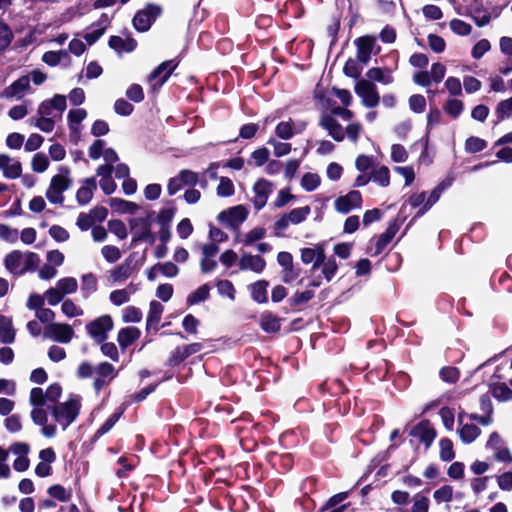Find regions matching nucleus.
<instances>
[{"mask_svg": "<svg viewBox=\"0 0 512 512\" xmlns=\"http://www.w3.org/2000/svg\"><path fill=\"white\" fill-rule=\"evenodd\" d=\"M430 501L421 493H417L413 497L412 512H428Z\"/></svg>", "mask_w": 512, "mask_h": 512, "instance_id": "obj_61", "label": "nucleus"}, {"mask_svg": "<svg viewBox=\"0 0 512 512\" xmlns=\"http://www.w3.org/2000/svg\"><path fill=\"white\" fill-rule=\"evenodd\" d=\"M434 499L436 502H450L453 497V488L449 485L441 486L439 489H437L433 494Z\"/></svg>", "mask_w": 512, "mask_h": 512, "instance_id": "obj_64", "label": "nucleus"}, {"mask_svg": "<svg viewBox=\"0 0 512 512\" xmlns=\"http://www.w3.org/2000/svg\"><path fill=\"white\" fill-rule=\"evenodd\" d=\"M266 230L263 227H256L242 236L240 241L244 246H250L256 241L265 237Z\"/></svg>", "mask_w": 512, "mask_h": 512, "instance_id": "obj_47", "label": "nucleus"}, {"mask_svg": "<svg viewBox=\"0 0 512 512\" xmlns=\"http://www.w3.org/2000/svg\"><path fill=\"white\" fill-rule=\"evenodd\" d=\"M216 287L220 295L227 296L231 300L235 299V289L231 281L219 280Z\"/></svg>", "mask_w": 512, "mask_h": 512, "instance_id": "obj_62", "label": "nucleus"}, {"mask_svg": "<svg viewBox=\"0 0 512 512\" xmlns=\"http://www.w3.org/2000/svg\"><path fill=\"white\" fill-rule=\"evenodd\" d=\"M305 124L301 123L298 125V129H295L294 123L292 120L289 121H282L277 124L275 128V134L284 140L291 139L295 133L301 132L304 130Z\"/></svg>", "mask_w": 512, "mask_h": 512, "instance_id": "obj_32", "label": "nucleus"}, {"mask_svg": "<svg viewBox=\"0 0 512 512\" xmlns=\"http://www.w3.org/2000/svg\"><path fill=\"white\" fill-rule=\"evenodd\" d=\"M0 238L8 243H15L19 238V232L6 224H0Z\"/></svg>", "mask_w": 512, "mask_h": 512, "instance_id": "obj_55", "label": "nucleus"}, {"mask_svg": "<svg viewBox=\"0 0 512 512\" xmlns=\"http://www.w3.org/2000/svg\"><path fill=\"white\" fill-rule=\"evenodd\" d=\"M141 335L140 330L137 327H126L118 332L117 341L122 350H125L134 341H136Z\"/></svg>", "mask_w": 512, "mask_h": 512, "instance_id": "obj_31", "label": "nucleus"}, {"mask_svg": "<svg viewBox=\"0 0 512 512\" xmlns=\"http://www.w3.org/2000/svg\"><path fill=\"white\" fill-rule=\"evenodd\" d=\"M29 402L33 407L44 406L47 402L42 388L35 387L30 391Z\"/></svg>", "mask_w": 512, "mask_h": 512, "instance_id": "obj_63", "label": "nucleus"}, {"mask_svg": "<svg viewBox=\"0 0 512 512\" xmlns=\"http://www.w3.org/2000/svg\"><path fill=\"white\" fill-rule=\"evenodd\" d=\"M451 185V180L442 181L430 193L422 208L416 213V217L423 216L440 198L442 192Z\"/></svg>", "mask_w": 512, "mask_h": 512, "instance_id": "obj_26", "label": "nucleus"}, {"mask_svg": "<svg viewBox=\"0 0 512 512\" xmlns=\"http://www.w3.org/2000/svg\"><path fill=\"white\" fill-rule=\"evenodd\" d=\"M134 271L133 261L129 257L125 261L118 265L116 268L110 271V279L113 283H121L128 279Z\"/></svg>", "mask_w": 512, "mask_h": 512, "instance_id": "obj_25", "label": "nucleus"}, {"mask_svg": "<svg viewBox=\"0 0 512 512\" xmlns=\"http://www.w3.org/2000/svg\"><path fill=\"white\" fill-rule=\"evenodd\" d=\"M459 436L464 443H472L481 433L475 424L463 423V416L459 415Z\"/></svg>", "mask_w": 512, "mask_h": 512, "instance_id": "obj_29", "label": "nucleus"}, {"mask_svg": "<svg viewBox=\"0 0 512 512\" xmlns=\"http://www.w3.org/2000/svg\"><path fill=\"white\" fill-rule=\"evenodd\" d=\"M175 216V208L168 207L163 208L157 215L156 220L160 227H170V223L172 222Z\"/></svg>", "mask_w": 512, "mask_h": 512, "instance_id": "obj_54", "label": "nucleus"}, {"mask_svg": "<svg viewBox=\"0 0 512 512\" xmlns=\"http://www.w3.org/2000/svg\"><path fill=\"white\" fill-rule=\"evenodd\" d=\"M164 307L163 305L158 301H151L150 307H149V313L147 316V328L150 329L151 327L156 328L160 319L161 315L163 313Z\"/></svg>", "mask_w": 512, "mask_h": 512, "instance_id": "obj_36", "label": "nucleus"}, {"mask_svg": "<svg viewBox=\"0 0 512 512\" xmlns=\"http://www.w3.org/2000/svg\"><path fill=\"white\" fill-rule=\"evenodd\" d=\"M61 311L69 318L82 316L84 313L82 308L77 306L71 299H66L62 302Z\"/></svg>", "mask_w": 512, "mask_h": 512, "instance_id": "obj_48", "label": "nucleus"}, {"mask_svg": "<svg viewBox=\"0 0 512 512\" xmlns=\"http://www.w3.org/2000/svg\"><path fill=\"white\" fill-rule=\"evenodd\" d=\"M138 225H140L141 228L135 231L133 242L145 241L153 244L155 242V235L151 232V228L149 226V218H139L133 220L131 223L132 230L137 229Z\"/></svg>", "mask_w": 512, "mask_h": 512, "instance_id": "obj_20", "label": "nucleus"}, {"mask_svg": "<svg viewBox=\"0 0 512 512\" xmlns=\"http://www.w3.org/2000/svg\"><path fill=\"white\" fill-rule=\"evenodd\" d=\"M410 435L418 438L428 447L434 441L436 437V431L429 421H421L412 428Z\"/></svg>", "mask_w": 512, "mask_h": 512, "instance_id": "obj_21", "label": "nucleus"}, {"mask_svg": "<svg viewBox=\"0 0 512 512\" xmlns=\"http://www.w3.org/2000/svg\"><path fill=\"white\" fill-rule=\"evenodd\" d=\"M16 330L13 327L12 318L0 315V342L12 344L15 341Z\"/></svg>", "mask_w": 512, "mask_h": 512, "instance_id": "obj_27", "label": "nucleus"}, {"mask_svg": "<svg viewBox=\"0 0 512 512\" xmlns=\"http://www.w3.org/2000/svg\"><path fill=\"white\" fill-rule=\"evenodd\" d=\"M443 110L447 115L451 116L453 119H456L463 112L464 104L461 100L451 98L445 102Z\"/></svg>", "mask_w": 512, "mask_h": 512, "instance_id": "obj_43", "label": "nucleus"}, {"mask_svg": "<svg viewBox=\"0 0 512 512\" xmlns=\"http://www.w3.org/2000/svg\"><path fill=\"white\" fill-rule=\"evenodd\" d=\"M361 206L362 195L357 190H352L334 201L335 210L341 214H348L354 209L361 208Z\"/></svg>", "mask_w": 512, "mask_h": 512, "instance_id": "obj_12", "label": "nucleus"}, {"mask_svg": "<svg viewBox=\"0 0 512 512\" xmlns=\"http://www.w3.org/2000/svg\"><path fill=\"white\" fill-rule=\"evenodd\" d=\"M162 9L158 5L148 4L143 10L136 13L133 18V26L139 32L150 29L152 22L161 14Z\"/></svg>", "mask_w": 512, "mask_h": 512, "instance_id": "obj_8", "label": "nucleus"}, {"mask_svg": "<svg viewBox=\"0 0 512 512\" xmlns=\"http://www.w3.org/2000/svg\"><path fill=\"white\" fill-rule=\"evenodd\" d=\"M40 262V258L33 252L14 250L4 258L5 268L14 275H23L28 271H34Z\"/></svg>", "mask_w": 512, "mask_h": 512, "instance_id": "obj_1", "label": "nucleus"}, {"mask_svg": "<svg viewBox=\"0 0 512 512\" xmlns=\"http://www.w3.org/2000/svg\"><path fill=\"white\" fill-rule=\"evenodd\" d=\"M268 282L261 280L251 285V296L258 303L267 302Z\"/></svg>", "mask_w": 512, "mask_h": 512, "instance_id": "obj_40", "label": "nucleus"}, {"mask_svg": "<svg viewBox=\"0 0 512 512\" xmlns=\"http://www.w3.org/2000/svg\"><path fill=\"white\" fill-rule=\"evenodd\" d=\"M301 261L308 265L312 264V271L320 268L321 263L325 260V251L321 245L315 247L302 248L300 250Z\"/></svg>", "mask_w": 512, "mask_h": 512, "instance_id": "obj_17", "label": "nucleus"}, {"mask_svg": "<svg viewBox=\"0 0 512 512\" xmlns=\"http://www.w3.org/2000/svg\"><path fill=\"white\" fill-rule=\"evenodd\" d=\"M178 62L167 60L156 67L148 76V81L154 89L160 88L177 68Z\"/></svg>", "mask_w": 512, "mask_h": 512, "instance_id": "obj_11", "label": "nucleus"}, {"mask_svg": "<svg viewBox=\"0 0 512 512\" xmlns=\"http://www.w3.org/2000/svg\"><path fill=\"white\" fill-rule=\"evenodd\" d=\"M101 254L109 263H115L121 258V252L118 247L105 245L101 249Z\"/></svg>", "mask_w": 512, "mask_h": 512, "instance_id": "obj_59", "label": "nucleus"}, {"mask_svg": "<svg viewBox=\"0 0 512 512\" xmlns=\"http://www.w3.org/2000/svg\"><path fill=\"white\" fill-rule=\"evenodd\" d=\"M487 146V143L485 140L471 136L469 137L465 142V149L469 153H477L482 150H484Z\"/></svg>", "mask_w": 512, "mask_h": 512, "instance_id": "obj_53", "label": "nucleus"}, {"mask_svg": "<svg viewBox=\"0 0 512 512\" xmlns=\"http://www.w3.org/2000/svg\"><path fill=\"white\" fill-rule=\"evenodd\" d=\"M81 409V397L71 395L65 402L59 403L52 408V416L55 421L66 430L78 417Z\"/></svg>", "mask_w": 512, "mask_h": 512, "instance_id": "obj_2", "label": "nucleus"}, {"mask_svg": "<svg viewBox=\"0 0 512 512\" xmlns=\"http://www.w3.org/2000/svg\"><path fill=\"white\" fill-rule=\"evenodd\" d=\"M491 394L499 401L512 399V390L505 383H495L490 388Z\"/></svg>", "mask_w": 512, "mask_h": 512, "instance_id": "obj_44", "label": "nucleus"}, {"mask_svg": "<svg viewBox=\"0 0 512 512\" xmlns=\"http://www.w3.org/2000/svg\"><path fill=\"white\" fill-rule=\"evenodd\" d=\"M371 181L379 184L381 187H387L390 184V172L388 167L379 166L373 169Z\"/></svg>", "mask_w": 512, "mask_h": 512, "instance_id": "obj_39", "label": "nucleus"}, {"mask_svg": "<svg viewBox=\"0 0 512 512\" xmlns=\"http://www.w3.org/2000/svg\"><path fill=\"white\" fill-rule=\"evenodd\" d=\"M109 46L118 53L132 52L136 48L137 42L133 38L111 36L109 39Z\"/></svg>", "mask_w": 512, "mask_h": 512, "instance_id": "obj_33", "label": "nucleus"}, {"mask_svg": "<svg viewBox=\"0 0 512 512\" xmlns=\"http://www.w3.org/2000/svg\"><path fill=\"white\" fill-rule=\"evenodd\" d=\"M399 230V225L396 222H392L388 225L386 231L382 233L375 244V252L374 255H379L383 252V250L387 247V245L392 241Z\"/></svg>", "mask_w": 512, "mask_h": 512, "instance_id": "obj_28", "label": "nucleus"}, {"mask_svg": "<svg viewBox=\"0 0 512 512\" xmlns=\"http://www.w3.org/2000/svg\"><path fill=\"white\" fill-rule=\"evenodd\" d=\"M210 294V286L203 284L198 287L194 292L190 293L187 297L188 305H195L208 299Z\"/></svg>", "mask_w": 512, "mask_h": 512, "instance_id": "obj_41", "label": "nucleus"}, {"mask_svg": "<svg viewBox=\"0 0 512 512\" xmlns=\"http://www.w3.org/2000/svg\"><path fill=\"white\" fill-rule=\"evenodd\" d=\"M109 204L111 208L120 213H134L138 209V205L136 203L121 198H111L109 200Z\"/></svg>", "mask_w": 512, "mask_h": 512, "instance_id": "obj_37", "label": "nucleus"}, {"mask_svg": "<svg viewBox=\"0 0 512 512\" xmlns=\"http://www.w3.org/2000/svg\"><path fill=\"white\" fill-rule=\"evenodd\" d=\"M320 126L328 132L335 141L341 142L345 138V129L328 112H323L319 122Z\"/></svg>", "mask_w": 512, "mask_h": 512, "instance_id": "obj_14", "label": "nucleus"}, {"mask_svg": "<svg viewBox=\"0 0 512 512\" xmlns=\"http://www.w3.org/2000/svg\"><path fill=\"white\" fill-rule=\"evenodd\" d=\"M33 92L29 76H22L7 86L0 97L7 100H21Z\"/></svg>", "mask_w": 512, "mask_h": 512, "instance_id": "obj_9", "label": "nucleus"}, {"mask_svg": "<svg viewBox=\"0 0 512 512\" xmlns=\"http://www.w3.org/2000/svg\"><path fill=\"white\" fill-rule=\"evenodd\" d=\"M142 319V312L134 306H128L124 309L122 320L125 323H138Z\"/></svg>", "mask_w": 512, "mask_h": 512, "instance_id": "obj_57", "label": "nucleus"}, {"mask_svg": "<svg viewBox=\"0 0 512 512\" xmlns=\"http://www.w3.org/2000/svg\"><path fill=\"white\" fill-rule=\"evenodd\" d=\"M355 45L357 47V59L367 64L375 46V39L369 36L359 37L355 40Z\"/></svg>", "mask_w": 512, "mask_h": 512, "instance_id": "obj_23", "label": "nucleus"}, {"mask_svg": "<svg viewBox=\"0 0 512 512\" xmlns=\"http://www.w3.org/2000/svg\"><path fill=\"white\" fill-rule=\"evenodd\" d=\"M96 189L97 183L95 177L85 178L76 192L78 204L81 206L87 205L92 200Z\"/></svg>", "mask_w": 512, "mask_h": 512, "instance_id": "obj_22", "label": "nucleus"}, {"mask_svg": "<svg viewBox=\"0 0 512 512\" xmlns=\"http://www.w3.org/2000/svg\"><path fill=\"white\" fill-rule=\"evenodd\" d=\"M0 170L5 178L17 179L22 174V165L20 161L7 154H0Z\"/></svg>", "mask_w": 512, "mask_h": 512, "instance_id": "obj_19", "label": "nucleus"}, {"mask_svg": "<svg viewBox=\"0 0 512 512\" xmlns=\"http://www.w3.org/2000/svg\"><path fill=\"white\" fill-rule=\"evenodd\" d=\"M31 419L34 424L41 426V432L45 437L52 438L56 435V426L47 423L48 415L43 406L33 407Z\"/></svg>", "mask_w": 512, "mask_h": 512, "instance_id": "obj_16", "label": "nucleus"}, {"mask_svg": "<svg viewBox=\"0 0 512 512\" xmlns=\"http://www.w3.org/2000/svg\"><path fill=\"white\" fill-rule=\"evenodd\" d=\"M203 348L201 343H192L188 345L176 347L169 357V364L177 366L182 363L189 356L198 353Z\"/></svg>", "mask_w": 512, "mask_h": 512, "instance_id": "obj_18", "label": "nucleus"}, {"mask_svg": "<svg viewBox=\"0 0 512 512\" xmlns=\"http://www.w3.org/2000/svg\"><path fill=\"white\" fill-rule=\"evenodd\" d=\"M68 58L66 50L47 51L42 56V61L49 66H57L63 59Z\"/></svg>", "mask_w": 512, "mask_h": 512, "instance_id": "obj_46", "label": "nucleus"}, {"mask_svg": "<svg viewBox=\"0 0 512 512\" xmlns=\"http://www.w3.org/2000/svg\"><path fill=\"white\" fill-rule=\"evenodd\" d=\"M320 267L322 268V274L323 277L327 281H331L332 278L335 276L338 265L336 263V260L334 258L326 259L321 263Z\"/></svg>", "mask_w": 512, "mask_h": 512, "instance_id": "obj_49", "label": "nucleus"}, {"mask_svg": "<svg viewBox=\"0 0 512 512\" xmlns=\"http://www.w3.org/2000/svg\"><path fill=\"white\" fill-rule=\"evenodd\" d=\"M495 113L499 121L508 118L512 114V97L499 102Z\"/></svg>", "mask_w": 512, "mask_h": 512, "instance_id": "obj_56", "label": "nucleus"}, {"mask_svg": "<svg viewBox=\"0 0 512 512\" xmlns=\"http://www.w3.org/2000/svg\"><path fill=\"white\" fill-rule=\"evenodd\" d=\"M71 184L70 169L66 166H60L58 173L51 178L49 187L46 190V198L52 204L62 205L65 200L63 193L69 189Z\"/></svg>", "mask_w": 512, "mask_h": 512, "instance_id": "obj_3", "label": "nucleus"}, {"mask_svg": "<svg viewBox=\"0 0 512 512\" xmlns=\"http://www.w3.org/2000/svg\"><path fill=\"white\" fill-rule=\"evenodd\" d=\"M440 446V458L443 461H451L454 457L453 444L452 441L448 438H443L439 442Z\"/></svg>", "mask_w": 512, "mask_h": 512, "instance_id": "obj_50", "label": "nucleus"}, {"mask_svg": "<svg viewBox=\"0 0 512 512\" xmlns=\"http://www.w3.org/2000/svg\"><path fill=\"white\" fill-rule=\"evenodd\" d=\"M248 216L247 209L242 206H234L219 213L217 219L231 229L238 228Z\"/></svg>", "mask_w": 512, "mask_h": 512, "instance_id": "obj_10", "label": "nucleus"}, {"mask_svg": "<svg viewBox=\"0 0 512 512\" xmlns=\"http://www.w3.org/2000/svg\"><path fill=\"white\" fill-rule=\"evenodd\" d=\"M273 184L266 179H259L253 186V205L257 211L261 210L267 203L270 194L273 192Z\"/></svg>", "mask_w": 512, "mask_h": 512, "instance_id": "obj_13", "label": "nucleus"}, {"mask_svg": "<svg viewBox=\"0 0 512 512\" xmlns=\"http://www.w3.org/2000/svg\"><path fill=\"white\" fill-rule=\"evenodd\" d=\"M234 192L235 189L233 182L227 177H221L217 186V195L219 197H230Z\"/></svg>", "mask_w": 512, "mask_h": 512, "instance_id": "obj_51", "label": "nucleus"}, {"mask_svg": "<svg viewBox=\"0 0 512 512\" xmlns=\"http://www.w3.org/2000/svg\"><path fill=\"white\" fill-rule=\"evenodd\" d=\"M260 327L267 333H275L280 330V320L272 313L265 312L260 316Z\"/></svg>", "mask_w": 512, "mask_h": 512, "instance_id": "obj_34", "label": "nucleus"}, {"mask_svg": "<svg viewBox=\"0 0 512 512\" xmlns=\"http://www.w3.org/2000/svg\"><path fill=\"white\" fill-rule=\"evenodd\" d=\"M29 124L35 126L39 130L45 133H50L54 130L55 127V119L52 117H38L35 116L29 120Z\"/></svg>", "mask_w": 512, "mask_h": 512, "instance_id": "obj_42", "label": "nucleus"}, {"mask_svg": "<svg viewBox=\"0 0 512 512\" xmlns=\"http://www.w3.org/2000/svg\"><path fill=\"white\" fill-rule=\"evenodd\" d=\"M81 290L86 298L97 290V278L94 274L88 273L82 276Z\"/></svg>", "mask_w": 512, "mask_h": 512, "instance_id": "obj_45", "label": "nucleus"}, {"mask_svg": "<svg viewBox=\"0 0 512 512\" xmlns=\"http://www.w3.org/2000/svg\"><path fill=\"white\" fill-rule=\"evenodd\" d=\"M110 23V17L103 13L100 18L93 22L84 34V39L88 45H93L104 33Z\"/></svg>", "mask_w": 512, "mask_h": 512, "instance_id": "obj_15", "label": "nucleus"}, {"mask_svg": "<svg viewBox=\"0 0 512 512\" xmlns=\"http://www.w3.org/2000/svg\"><path fill=\"white\" fill-rule=\"evenodd\" d=\"M32 170L37 173H43L49 166V160L43 153H36L31 161Z\"/></svg>", "mask_w": 512, "mask_h": 512, "instance_id": "obj_52", "label": "nucleus"}, {"mask_svg": "<svg viewBox=\"0 0 512 512\" xmlns=\"http://www.w3.org/2000/svg\"><path fill=\"white\" fill-rule=\"evenodd\" d=\"M154 269H158L165 277L173 278L178 275L179 268L170 261L164 263H158L154 266Z\"/></svg>", "mask_w": 512, "mask_h": 512, "instance_id": "obj_60", "label": "nucleus"}, {"mask_svg": "<svg viewBox=\"0 0 512 512\" xmlns=\"http://www.w3.org/2000/svg\"><path fill=\"white\" fill-rule=\"evenodd\" d=\"M355 93L361 98L362 105L366 108H374L380 102L377 87L369 80H359L355 85Z\"/></svg>", "mask_w": 512, "mask_h": 512, "instance_id": "obj_5", "label": "nucleus"}, {"mask_svg": "<svg viewBox=\"0 0 512 512\" xmlns=\"http://www.w3.org/2000/svg\"><path fill=\"white\" fill-rule=\"evenodd\" d=\"M56 287L60 293L65 297L66 295L73 294L78 289V282L74 277H64L57 281Z\"/></svg>", "mask_w": 512, "mask_h": 512, "instance_id": "obj_38", "label": "nucleus"}, {"mask_svg": "<svg viewBox=\"0 0 512 512\" xmlns=\"http://www.w3.org/2000/svg\"><path fill=\"white\" fill-rule=\"evenodd\" d=\"M311 210L309 206L299 207L291 210L289 213L280 216L274 223L275 234L279 236L291 224L297 225L306 220Z\"/></svg>", "mask_w": 512, "mask_h": 512, "instance_id": "obj_4", "label": "nucleus"}, {"mask_svg": "<svg viewBox=\"0 0 512 512\" xmlns=\"http://www.w3.org/2000/svg\"><path fill=\"white\" fill-rule=\"evenodd\" d=\"M43 336L54 342L67 344L74 337V330L69 324L55 322L45 326Z\"/></svg>", "mask_w": 512, "mask_h": 512, "instance_id": "obj_6", "label": "nucleus"}, {"mask_svg": "<svg viewBox=\"0 0 512 512\" xmlns=\"http://www.w3.org/2000/svg\"><path fill=\"white\" fill-rule=\"evenodd\" d=\"M238 265L240 270H250L255 273H261L265 268L266 262L262 257L258 255L244 253L241 256Z\"/></svg>", "mask_w": 512, "mask_h": 512, "instance_id": "obj_24", "label": "nucleus"}, {"mask_svg": "<svg viewBox=\"0 0 512 512\" xmlns=\"http://www.w3.org/2000/svg\"><path fill=\"white\" fill-rule=\"evenodd\" d=\"M113 329V320L109 315H102L86 325L88 334L97 342L102 343Z\"/></svg>", "mask_w": 512, "mask_h": 512, "instance_id": "obj_7", "label": "nucleus"}, {"mask_svg": "<svg viewBox=\"0 0 512 512\" xmlns=\"http://www.w3.org/2000/svg\"><path fill=\"white\" fill-rule=\"evenodd\" d=\"M367 77L369 81H376L382 83L384 85L391 84L393 82V77L391 73L382 68L373 67L367 71Z\"/></svg>", "mask_w": 512, "mask_h": 512, "instance_id": "obj_35", "label": "nucleus"}, {"mask_svg": "<svg viewBox=\"0 0 512 512\" xmlns=\"http://www.w3.org/2000/svg\"><path fill=\"white\" fill-rule=\"evenodd\" d=\"M301 185L306 191H314L320 185V177L317 174L306 173L301 179Z\"/></svg>", "mask_w": 512, "mask_h": 512, "instance_id": "obj_58", "label": "nucleus"}, {"mask_svg": "<svg viewBox=\"0 0 512 512\" xmlns=\"http://www.w3.org/2000/svg\"><path fill=\"white\" fill-rule=\"evenodd\" d=\"M137 289V285L130 283L123 289L112 291L109 295V299L114 305L120 306L127 303L130 300L131 295H133Z\"/></svg>", "mask_w": 512, "mask_h": 512, "instance_id": "obj_30", "label": "nucleus"}]
</instances>
